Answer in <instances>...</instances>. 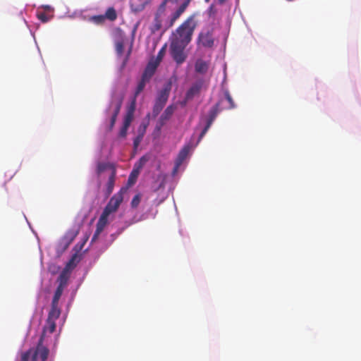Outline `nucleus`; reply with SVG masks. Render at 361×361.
Returning a JSON list of instances; mask_svg holds the SVG:
<instances>
[{
    "mask_svg": "<svg viewBox=\"0 0 361 361\" xmlns=\"http://www.w3.org/2000/svg\"><path fill=\"white\" fill-rule=\"evenodd\" d=\"M140 200H141L140 194L138 193V194L135 195L131 201V203H130L131 207L133 208H137L140 202Z\"/></svg>",
    "mask_w": 361,
    "mask_h": 361,
    "instance_id": "obj_30",
    "label": "nucleus"
},
{
    "mask_svg": "<svg viewBox=\"0 0 361 361\" xmlns=\"http://www.w3.org/2000/svg\"><path fill=\"white\" fill-rule=\"evenodd\" d=\"M188 1H190V2H191V1H192V0H188Z\"/></svg>",
    "mask_w": 361,
    "mask_h": 361,
    "instance_id": "obj_43",
    "label": "nucleus"
},
{
    "mask_svg": "<svg viewBox=\"0 0 361 361\" xmlns=\"http://www.w3.org/2000/svg\"><path fill=\"white\" fill-rule=\"evenodd\" d=\"M78 234V230H68L61 239L59 245L63 250L67 249Z\"/></svg>",
    "mask_w": 361,
    "mask_h": 361,
    "instance_id": "obj_8",
    "label": "nucleus"
},
{
    "mask_svg": "<svg viewBox=\"0 0 361 361\" xmlns=\"http://www.w3.org/2000/svg\"><path fill=\"white\" fill-rule=\"evenodd\" d=\"M105 20L106 18L104 15L93 16L90 18V20L97 25H102Z\"/></svg>",
    "mask_w": 361,
    "mask_h": 361,
    "instance_id": "obj_29",
    "label": "nucleus"
},
{
    "mask_svg": "<svg viewBox=\"0 0 361 361\" xmlns=\"http://www.w3.org/2000/svg\"><path fill=\"white\" fill-rule=\"evenodd\" d=\"M116 171L115 169H112L111 174L109 175L108 181L106 183V195H109L114 190L115 185Z\"/></svg>",
    "mask_w": 361,
    "mask_h": 361,
    "instance_id": "obj_15",
    "label": "nucleus"
},
{
    "mask_svg": "<svg viewBox=\"0 0 361 361\" xmlns=\"http://www.w3.org/2000/svg\"><path fill=\"white\" fill-rule=\"evenodd\" d=\"M226 1V0H218V3L219 4H224Z\"/></svg>",
    "mask_w": 361,
    "mask_h": 361,
    "instance_id": "obj_40",
    "label": "nucleus"
},
{
    "mask_svg": "<svg viewBox=\"0 0 361 361\" xmlns=\"http://www.w3.org/2000/svg\"><path fill=\"white\" fill-rule=\"evenodd\" d=\"M204 87V82L203 80H198L193 82L186 91V99L192 100L195 97H198L202 90Z\"/></svg>",
    "mask_w": 361,
    "mask_h": 361,
    "instance_id": "obj_7",
    "label": "nucleus"
},
{
    "mask_svg": "<svg viewBox=\"0 0 361 361\" xmlns=\"http://www.w3.org/2000/svg\"><path fill=\"white\" fill-rule=\"evenodd\" d=\"M135 106H136V97L134 96V98L132 100L130 105L128 108V110L125 115L124 118L130 120L131 121H133L134 112L135 110Z\"/></svg>",
    "mask_w": 361,
    "mask_h": 361,
    "instance_id": "obj_19",
    "label": "nucleus"
},
{
    "mask_svg": "<svg viewBox=\"0 0 361 361\" xmlns=\"http://www.w3.org/2000/svg\"><path fill=\"white\" fill-rule=\"evenodd\" d=\"M63 286L62 283H60L58 286V287L54 293V297H53V299L51 301V304H54V305L59 304V299L63 293Z\"/></svg>",
    "mask_w": 361,
    "mask_h": 361,
    "instance_id": "obj_20",
    "label": "nucleus"
},
{
    "mask_svg": "<svg viewBox=\"0 0 361 361\" xmlns=\"http://www.w3.org/2000/svg\"><path fill=\"white\" fill-rule=\"evenodd\" d=\"M217 13V9L214 4H212L208 9V15L209 17L214 18Z\"/></svg>",
    "mask_w": 361,
    "mask_h": 361,
    "instance_id": "obj_33",
    "label": "nucleus"
},
{
    "mask_svg": "<svg viewBox=\"0 0 361 361\" xmlns=\"http://www.w3.org/2000/svg\"><path fill=\"white\" fill-rule=\"evenodd\" d=\"M143 137H144L143 136H141L140 135H137L135 137V138L133 140V147H134L135 149H137V148L138 147V146L140 144L141 141L142 140Z\"/></svg>",
    "mask_w": 361,
    "mask_h": 361,
    "instance_id": "obj_34",
    "label": "nucleus"
},
{
    "mask_svg": "<svg viewBox=\"0 0 361 361\" xmlns=\"http://www.w3.org/2000/svg\"><path fill=\"white\" fill-rule=\"evenodd\" d=\"M149 82V81H148L141 77V79L139 81V82L137 85V87L135 89V95H134L135 97H137L140 94V93L144 90L146 84Z\"/></svg>",
    "mask_w": 361,
    "mask_h": 361,
    "instance_id": "obj_23",
    "label": "nucleus"
},
{
    "mask_svg": "<svg viewBox=\"0 0 361 361\" xmlns=\"http://www.w3.org/2000/svg\"><path fill=\"white\" fill-rule=\"evenodd\" d=\"M190 1L184 0L178 9L171 15L170 20V25L172 26L173 23L180 18V16L185 11L190 4Z\"/></svg>",
    "mask_w": 361,
    "mask_h": 361,
    "instance_id": "obj_10",
    "label": "nucleus"
},
{
    "mask_svg": "<svg viewBox=\"0 0 361 361\" xmlns=\"http://www.w3.org/2000/svg\"><path fill=\"white\" fill-rule=\"evenodd\" d=\"M190 100H188V99H186V94H185L184 99L180 102V105H181L182 106H185L187 104V103H188V102H190Z\"/></svg>",
    "mask_w": 361,
    "mask_h": 361,
    "instance_id": "obj_38",
    "label": "nucleus"
},
{
    "mask_svg": "<svg viewBox=\"0 0 361 361\" xmlns=\"http://www.w3.org/2000/svg\"><path fill=\"white\" fill-rule=\"evenodd\" d=\"M79 261H80V257H78V255L77 254H74L71 257V258L68 261V262L67 263L66 267L69 269L74 268L76 266V264L78 263Z\"/></svg>",
    "mask_w": 361,
    "mask_h": 361,
    "instance_id": "obj_26",
    "label": "nucleus"
},
{
    "mask_svg": "<svg viewBox=\"0 0 361 361\" xmlns=\"http://www.w3.org/2000/svg\"><path fill=\"white\" fill-rule=\"evenodd\" d=\"M116 51L118 54H121L123 51V44L122 42H118L116 44Z\"/></svg>",
    "mask_w": 361,
    "mask_h": 361,
    "instance_id": "obj_37",
    "label": "nucleus"
},
{
    "mask_svg": "<svg viewBox=\"0 0 361 361\" xmlns=\"http://www.w3.org/2000/svg\"><path fill=\"white\" fill-rule=\"evenodd\" d=\"M126 191L127 189L126 188H122L117 193L114 194L104 207V209L111 214L116 212L123 200V194Z\"/></svg>",
    "mask_w": 361,
    "mask_h": 361,
    "instance_id": "obj_5",
    "label": "nucleus"
},
{
    "mask_svg": "<svg viewBox=\"0 0 361 361\" xmlns=\"http://www.w3.org/2000/svg\"><path fill=\"white\" fill-rule=\"evenodd\" d=\"M121 105H122L121 99L118 100L115 104V106L114 108V111L111 116V120H110V128H109L110 130H111L115 125L116 118H117V116L120 112L121 108Z\"/></svg>",
    "mask_w": 361,
    "mask_h": 361,
    "instance_id": "obj_14",
    "label": "nucleus"
},
{
    "mask_svg": "<svg viewBox=\"0 0 361 361\" xmlns=\"http://www.w3.org/2000/svg\"><path fill=\"white\" fill-rule=\"evenodd\" d=\"M114 105V102H112L110 104V106H113Z\"/></svg>",
    "mask_w": 361,
    "mask_h": 361,
    "instance_id": "obj_41",
    "label": "nucleus"
},
{
    "mask_svg": "<svg viewBox=\"0 0 361 361\" xmlns=\"http://www.w3.org/2000/svg\"><path fill=\"white\" fill-rule=\"evenodd\" d=\"M104 16H105V18H107L111 21H114L117 18V13L113 7L109 8Z\"/></svg>",
    "mask_w": 361,
    "mask_h": 361,
    "instance_id": "obj_24",
    "label": "nucleus"
},
{
    "mask_svg": "<svg viewBox=\"0 0 361 361\" xmlns=\"http://www.w3.org/2000/svg\"><path fill=\"white\" fill-rule=\"evenodd\" d=\"M196 14L188 16L173 32L171 41L176 43L188 45L191 42L197 22L195 20Z\"/></svg>",
    "mask_w": 361,
    "mask_h": 361,
    "instance_id": "obj_2",
    "label": "nucleus"
},
{
    "mask_svg": "<svg viewBox=\"0 0 361 361\" xmlns=\"http://www.w3.org/2000/svg\"><path fill=\"white\" fill-rule=\"evenodd\" d=\"M175 111V106L173 105H169L164 110V113L159 118L160 126H163L166 121H168L173 115Z\"/></svg>",
    "mask_w": 361,
    "mask_h": 361,
    "instance_id": "obj_13",
    "label": "nucleus"
},
{
    "mask_svg": "<svg viewBox=\"0 0 361 361\" xmlns=\"http://www.w3.org/2000/svg\"><path fill=\"white\" fill-rule=\"evenodd\" d=\"M171 90V82H169L164 85L163 89L159 92L158 95L156 98L157 102L162 104L165 106Z\"/></svg>",
    "mask_w": 361,
    "mask_h": 361,
    "instance_id": "obj_9",
    "label": "nucleus"
},
{
    "mask_svg": "<svg viewBox=\"0 0 361 361\" xmlns=\"http://www.w3.org/2000/svg\"><path fill=\"white\" fill-rule=\"evenodd\" d=\"M197 44L204 48H212L214 44L213 30L200 32L197 37Z\"/></svg>",
    "mask_w": 361,
    "mask_h": 361,
    "instance_id": "obj_6",
    "label": "nucleus"
},
{
    "mask_svg": "<svg viewBox=\"0 0 361 361\" xmlns=\"http://www.w3.org/2000/svg\"><path fill=\"white\" fill-rule=\"evenodd\" d=\"M166 45L165 44L160 50L158 52L157 54V58L153 60V61H151V62L152 63H157V66H159V64L160 63V62L161 61L164 54H165V52H166Z\"/></svg>",
    "mask_w": 361,
    "mask_h": 361,
    "instance_id": "obj_28",
    "label": "nucleus"
},
{
    "mask_svg": "<svg viewBox=\"0 0 361 361\" xmlns=\"http://www.w3.org/2000/svg\"><path fill=\"white\" fill-rule=\"evenodd\" d=\"M225 99H220L218 103H216L212 108L209 110V114L206 118V124L204 128L202 129L200 136V141L202 137L205 135L214 121L216 118L218 114L223 109H231L235 108V103L229 93L228 91H225L224 92Z\"/></svg>",
    "mask_w": 361,
    "mask_h": 361,
    "instance_id": "obj_3",
    "label": "nucleus"
},
{
    "mask_svg": "<svg viewBox=\"0 0 361 361\" xmlns=\"http://www.w3.org/2000/svg\"><path fill=\"white\" fill-rule=\"evenodd\" d=\"M56 321L47 319V324L43 329V333L39 339L35 348H30L28 350L21 353L22 361H47L49 350L43 345L44 336L46 332L52 334L56 329Z\"/></svg>",
    "mask_w": 361,
    "mask_h": 361,
    "instance_id": "obj_1",
    "label": "nucleus"
},
{
    "mask_svg": "<svg viewBox=\"0 0 361 361\" xmlns=\"http://www.w3.org/2000/svg\"><path fill=\"white\" fill-rule=\"evenodd\" d=\"M37 18L43 23H47L49 20L47 16L44 13H38Z\"/></svg>",
    "mask_w": 361,
    "mask_h": 361,
    "instance_id": "obj_36",
    "label": "nucleus"
},
{
    "mask_svg": "<svg viewBox=\"0 0 361 361\" xmlns=\"http://www.w3.org/2000/svg\"><path fill=\"white\" fill-rule=\"evenodd\" d=\"M195 69L197 73L204 74L208 70V63L203 60L199 59L195 64Z\"/></svg>",
    "mask_w": 361,
    "mask_h": 361,
    "instance_id": "obj_18",
    "label": "nucleus"
},
{
    "mask_svg": "<svg viewBox=\"0 0 361 361\" xmlns=\"http://www.w3.org/2000/svg\"><path fill=\"white\" fill-rule=\"evenodd\" d=\"M190 147L189 145L184 146L183 149L179 152L177 159L175 163L174 172H176L180 165L183 164V161L188 157Z\"/></svg>",
    "mask_w": 361,
    "mask_h": 361,
    "instance_id": "obj_11",
    "label": "nucleus"
},
{
    "mask_svg": "<svg viewBox=\"0 0 361 361\" xmlns=\"http://www.w3.org/2000/svg\"><path fill=\"white\" fill-rule=\"evenodd\" d=\"M186 47L187 45L171 41L170 53L176 63L181 64L185 61L187 55L185 54L184 50Z\"/></svg>",
    "mask_w": 361,
    "mask_h": 361,
    "instance_id": "obj_4",
    "label": "nucleus"
},
{
    "mask_svg": "<svg viewBox=\"0 0 361 361\" xmlns=\"http://www.w3.org/2000/svg\"><path fill=\"white\" fill-rule=\"evenodd\" d=\"M102 231H103L102 229L96 227V230H95L94 233L92 238L91 242L92 243L95 242L98 239L99 235L101 234V233Z\"/></svg>",
    "mask_w": 361,
    "mask_h": 361,
    "instance_id": "obj_35",
    "label": "nucleus"
},
{
    "mask_svg": "<svg viewBox=\"0 0 361 361\" xmlns=\"http://www.w3.org/2000/svg\"><path fill=\"white\" fill-rule=\"evenodd\" d=\"M148 159L145 156H142L139 161L135 164V169H138L139 171L143 167V166L147 163Z\"/></svg>",
    "mask_w": 361,
    "mask_h": 361,
    "instance_id": "obj_31",
    "label": "nucleus"
},
{
    "mask_svg": "<svg viewBox=\"0 0 361 361\" xmlns=\"http://www.w3.org/2000/svg\"><path fill=\"white\" fill-rule=\"evenodd\" d=\"M155 30H159L161 27V24L159 22H157L156 24H155Z\"/></svg>",
    "mask_w": 361,
    "mask_h": 361,
    "instance_id": "obj_39",
    "label": "nucleus"
},
{
    "mask_svg": "<svg viewBox=\"0 0 361 361\" xmlns=\"http://www.w3.org/2000/svg\"><path fill=\"white\" fill-rule=\"evenodd\" d=\"M61 314V310L58 307V305L51 304V310L48 314L47 319L56 320Z\"/></svg>",
    "mask_w": 361,
    "mask_h": 361,
    "instance_id": "obj_17",
    "label": "nucleus"
},
{
    "mask_svg": "<svg viewBox=\"0 0 361 361\" xmlns=\"http://www.w3.org/2000/svg\"><path fill=\"white\" fill-rule=\"evenodd\" d=\"M157 63H152L149 61L148 64L147 65L142 75V78H145V80L149 81L152 78V77L155 73V71L157 68Z\"/></svg>",
    "mask_w": 361,
    "mask_h": 361,
    "instance_id": "obj_12",
    "label": "nucleus"
},
{
    "mask_svg": "<svg viewBox=\"0 0 361 361\" xmlns=\"http://www.w3.org/2000/svg\"><path fill=\"white\" fill-rule=\"evenodd\" d=\"M205 1H206V2H209V0H205Z\"/></svg>",
    "mask_w": 361,
    "mask_h": 361,
    "instance_id": "obj_42",
    "label": "nucleus"
},
{
    "mask_svg": "<svg viewBox=\"0 0 361 361\" xmlns=\"http://www.w3.org/2000/svg\"><path fill=\"white\" fill-rule=\"evenodd\" d=\"M147 126H148L147 123H141L137 130L138 135L144 137L146 130H147Z\"/></svg>",
    "mask_w": 361,
    "mask_h": 361,
    "instance_id": "obj_32",
    "label": "nucleus"
},
{
    "mask_svg": "<svg viewBox=\"0 0 361 361\" xmlns=\"http://www.w3.org/2000/svg\"><path fill=\"white\" fill-rule=\"evenodd\" d=\"M131 122L132 121L130 120L124 118L123 126L121 127V128L119 131L120 137H125L126 136L128 129L129 126H130Z\"/></svg>",
    "mask_w": 361,
    "mask_h": 361,
    "instance_id": "obj_22",
    "label": "nucleus"
},
{
    "mask_svg": "<svg viewBox=\"0 0 361 361\" xmlns=\"http://www.w3.org/2000/svg\"><path fill=\"white\" fill-rule=\"evenodd\" d=\"M107 169H114L112 166L109 163L99 162L97 166V173L98 175L101 174Z\"/></svg>",
    "mask_w": 361,
    "mask_h": 361,
    "instance_id": "obj_25",
    "label": "nucleus"
},
{
    "mask_svg": "<svg viewBox=\"0 0 361 361\" xmlns=\"http://www.w3.org/2000/svg\"><path fill=\"white\" fill-rule=\"evenodd\" d=\"M140 171L138 169H133V170L131 171L130 174L129 175L128 179V185L132 186L134 185L137 180V176L139 175Z\"/></svg>",
    "mask_w": 361,
    "mask_h": 361,
    "instance_id": "obj_21",
    "label": "nucleus"
},
{
    "mask_svg": "<svg viewBox=\"0 0 361 361\" xmlns=\"http://www.w3.org/2000/svg\"><path fill=\"white\" fill-rule=\"evenodd\" d=\"M110 214H111L110 212H109L108 211H106L104 209V210L97 223L96 227L104 230L105 226L108 224V219H109V216Z\"/></svg>",
    "mask_w": 361,
    "mask_h": 361,
    "instance_id": "obj_16",
    "label": "nucleus"
},
{
    "mask_svg": "<svg viewBox=\"0 0 361 361\" xmlns=\"http://www.w3.org/2000/svg\"><path fill=\"white\" fill-rule=\"evenodd\" d=\"M164 107V105L155 101V103H154V105L153 109H152V116L154 118L157 117L159 114V113L161 112V111L163 109Z\"/></svg>",
    "mask_w": 361,
    "mask_h": 361,
    "instance_id": "obj_27",
    "label": "nucleus"
}]
</instances>
